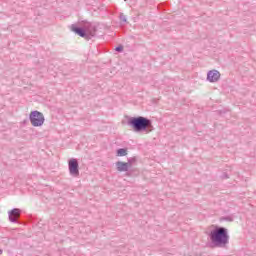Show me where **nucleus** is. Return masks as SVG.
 <instances>
[{
  "label": "nucleus",
  "mask_w": 256,
  "mask_h": 256,
  "mask_svg": "<svg viewBox=\"0 0 256 256\" xmlns=\"http://www.w3.org/2000/svg\"><path fill=\"white\" fill-rule=\"evenodd\" d=\"M208 237L214 247H227L229 245V232L225 227H216L208 234Z\"/></svg>",
  "instance_id": "obj_1"
},
{
  "label": "nucleus",
  "mask_w": 256,
  "mask_h": 256,
  "mask_svg": "<svg viewBox=\"0 0 256 256\" xmlns=\"http://www.w3.org/2000/svg\"><path fill=\"white\" fill-rule=\"evenodd\" d=\"M128 125L133 127L136 133H141V131H146V133H151L153 131V124L151 120L139 116V117H132L128 120Z\"/></svg>",
  "instance_id": "obj_2"
},
{
  "label": "nucleus",
  "mask_w": 256,
  "mask_h": 256,
  "mask_svg": "<svg viewBox=\"0 0 256 256\" xmlns=\"http://www.w3.org/2000/svg\"><path fill=\"white\" fill-rule=\"evenodd\" d=\"M29 120L32 127H43L45 123V116L43 113L34 110L29 114Z\"/></svg>",
  "instance_id": "obj_3"
},
{
  "label": "nucleus",
  "mask_w": 256,
  "mask_h": 256,
  "mask_svg": "<svg viewBox=\"0 0 256 256\" xmlns=\"http://www.w3.org/2000/svg\"><path fill=\"white\" fill-rule=\"evenodd\" d=\"M69 173L72 177H79V161L71 158L68 162Z\"/></svg>",
  "instance_id": "obj_4"
},
{
  "label": "nucleus",
  "mask_w": 256,
  "mask_h": 256,
  "mask_svg": "<svg viewBox=\"0 0 256 256\" xmlns=\"http://www.w3.org/2000/svg\"><path fill=\"white\" fill-rule=\"evenodd\" d=\"M89 27H91V23L89 22L85 24L84 29L72 25V31H74V33H76L80 37H87V31H89Z\"/></svg>",
  "instance_id": "obj_5"
},
{
  "label": "nucleus",
  "mask_w": 256,
  "mask_h": 256,
  "mask_svg": "<svg viewBox=\"0 0 256 256\" xmlns=\"http://www.w3.org/2000/svg\"><path fill=\"white\" fill-rule=\"evenodd\" d=\"M221 79V73L218 70H210L207 73V81L209 83H217Z\"/></svg>",
  "instance_id": "obj_6"
},
{
  "label": "nucleus",
  "mask_w": 256,
  "mask_h": 256,
  "mask_svg": "<svg viewBox=\"0 0 256 256\" xmlns=\"http://www.w3.org/2000/svg\"><path fill=\"white\" fill-rule=\"evenodd\" d=\"M19 217H21V209L14 208L9 212V221H11V223H17Z\"/></svg>",
  "instance_id": "obj_7"
},
{
  "label": "nucleus",
  "mask_w": 256,
  "mask_h": 256,
  "mask_svg": "<svg viewBox=\"0 0 256 256\" xmlns=\"http://www.w3.org/2000/svg\"><path fill=\"white\" fill-rule=\"evenodd\" d=\"M116 167H117V171H119L120 173L129 171V163L127 162L118 161L116 163Z\"/></svg>",
  "instance_id": "obj_8"
},
{
  "label": "nucleus",
  "mask_w": 256,
  "mask_h": 256,
  "mask_svg": "<svg viewBox=\"0 0 256 256\" xmlns=\"http://www.w3.org/2000/svg\"><path fill=\"white\" fill-rule=\"evenodd\" d=\"M127 155V149L120 148L117 150V157H125Z\"/></svg>",
  "instance_id": "obj_9"
},
{
  "label": "nucleus",
  "mask_w": 256,
  "mask_h": 256,
  "mask_svg": "<svg viewBox=\"0 0 256 256\" xmlns=\"http://www.w3.org/2000/svg\"><path fill=\"white\" fill-rule=\"evenodd\" d=\"M120 21L127 23V16H125V14H120Z\"/></svg>",
  "instance_id": "obj_10"
},
{
  "label": "nucleus",
  "mask_w": 256,
  "mask_h": 256,
  "mask_svg": "<svg viewBox=\"0 0 256 256\" xmlns=\"http://www.w3.org/2000/svg\"><path fill=\"white\" fill-rule=\"evenodd\" d=\"M115 51H117L118 53H121V51H123V46H117L115 48Z\"/></svg>",
  "instance_id": "obj_11"
},
{
  "label": "nucleus",
  "mask_w": 256,
  "mask_h": 256,
  "mask_svg": "<svg viewBox=\"0 0 256 256\" xmlns=\"http://www.w3.org/2000/svg\"><path fill=\"white\" fill-rule=\"evenodd\" d=\"M225 220H226V221H231V219H229V218H225Z\"/></svg>",
  "instance_id": "obj_12"
},
{
  "label": "nucleus",
  "mask_w": 256,
  "mask_h": 256,
  "mask_svg": "<svg viewBox=\"0 0 256 256\" xmlns=\"http://www.w3.org/2000/svg\"><path fill=\"white\" fill-rule=\"evenodd\" d=\"M3 253V250H0V254Z\"/></svg>",
  "instance_id": "obj_13"
}]
</instances>
